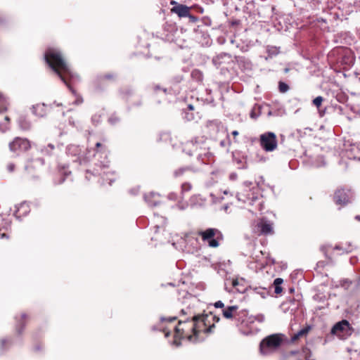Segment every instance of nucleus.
Here are the masks:
<instances>
[{
  "label": "nucleus",
  "instance_id": "f257e3e1",
  "mask_svg": "<svg viewBox=\"0 0 360 360\" xmlns=\"http://www.w3.org/2000/svg\"><path fill=\"white\" fill-rule=\"evenodd\" d=\"M44 59L49 67L75 96L74 103L81 104L83 102V98L73 89V85L79 81V77L72 71L69 64L63 57L60 50L56 48H48L44 53Z\"/></svg>",
  "mask_w": 360,
  "mask_h": 360
},
{
  "label": "nucleus",
  "instance_id": "f03ea898",
  "mask_svg": "<svg viewBox=\"0 0 360 360\" xmlns=\"http://www.w3.org/2000/svg\"><path fill=\"white\" fill-rule=\"evenodd\" d=\"M183 314H188L185 309H181ZM189 318L179 320L177 326L174 327L175 335L174 344L176 346L180 345V342L177 341L179 338H186L190 341L195 340L198 334L200 331L205 333H210L212 331V328L214 326L206 327L205 319L207 316L195 315L194 313L189 311Z\"/></svg>",
  "mask_w": 360,
  "mask_h": 360
},
{
  "label": "nucleus",
  "instance_id": "7ed1b4c3",
  "mask_svg": "<svg viewBox=\"0 0 360 360\" xmlns=\"http://www.w3.org/2000/svg\"><path fill=\"white\" fill-rule=\"evenodd\" d=\"M223 316L226 319L232 320L241 333L248 335L256 333L258 328L255 321L262 322L264 319L262 316H255L249 315L245 309H240L236 305L229 306L223 310Z\"/></svg>",
  "mask_w": 360,
  "mask_h": 360
},
{
  "label": "nucleus",
  "instance_id": "20e7f679",
  "mask_svg": "<svg viewBox=\"0 0 360 360\" xmlns=\"http://www.w3.org/2000/svg\"><path fill=\"white\" fill-rule=\"evenodd\" d=\"M236 197L238 201L252 206V209L250 211L253 213L262 212L264 208V201L260 188L251 182H245L240 191L238 192Z\"/></svg>",
  "mask_w": 360,
  "mask_h": 360
},
{
  "label": "nucleus",
  "instance_id": "39448f33",
  "mask_svg": "<svg viewBox=\"0 0 360 360\" xmlns=\"http://www.w3.org/2000/svg\"><path fill=\"white\" fill-rule=\"evenodd\" d=\"M108 150L106 146L102 143L97 142L96 143V153L94 154V157L100 156V158H103V160L101 161L99 164L96 163V167H98L102 171L101 172H98L97 169H94L96 171V173L98 175H101L103 179V184H108L111 185L116 179V174L114 172H110L107 169H108L109 161L108 160Z\"/></svg>",
  "mask_w": 360,
  "mask_h": 360
},
{
  "label": "nucleus",
  "instance_id": "423d86ee",
  "mask_svg": "<svg viewBox=\"0 0 360 360\" xmlns=\"http://www.w3.org/2000/svg\"><path fill=\"white\" fill-rule=\"evenodd\" d=\"M202 242L211 248H217L223 240L221 232L215 228H208L198 233Z\"/></svg>",
  "mask_w": 360,
  "mask_h": 360
},
{
  "label": "nucleus",
  "instance_id": "0eeeda50",
  "mask_svg": "<svg viewBox=\"0 0 360 360\" xmlns=\"http://www.w3.org/2000/svg\"><path fill=\"white\" fill-rule=\"evenodd\" d=\"M66 154L72 158V162H78L79 165L83 167V169L88 173L89 169V157L87 153L82 154V148L76 145H69L66 148Z\"/></svg>",
  "mask_w": 360,
  "mask_h": 360
},
{
  "label": "nucleus",
  "instance_id": "6e6552de",
  "mask_svg": "<svg viewBox=\"0 0 360 360\" xmlns=\"http://www.w3.org/2000/svg\"><path fill=\"white\" fill-rule=\"evenodd\" d=\"M207 141L208 139L205 136H195L183 143L182 150L190 156H195Z\"/></svg>",
  "mask_w": 360,
  "mask_h": 360
},
{
  "label": "nucleus",
  "instance_id": "1a4fd4ad",
  "mask_svg": "<svg viewBox=\"0 0 360 360\" xmlns=\"http://www.w3.org/2000/svg\"><path fill=\"white\" fill-rule=\"evenodd\" d=\"M282 342L281 335L279 334L271 335L262 340L259 345L260 352L263 354H269L276 349Z\"/></svg>",
  "mask_w": 360,
  "mask_h": 360
},
{
  "label": "nucleus",
  "instance_id": "9d476101",
  "mask_svg": "<svg viewBox=\"0 0 360 360\" xmlns=\"http://www.w3.org/2000/svg\"><path fill=\"white\" fill-rule=\"evenodd\" d=\"M210 141L208 140L204 146L195 155L197 164L198 167L202 165H208L214 161V153L210 150Z\"/></svg>",
  "mask_w": 360,
  "mask_h": 360
},
{
  "label": "nucleus",
  "instance_id": "9b49d317",
  "mask_svg": "<svg viewBox=\"0 0 360 360\" xmlns=\"http://www.w3.org/2000/svg\"><path fill=\"white\" fill-rule=\"evenodd\" d=\"M261 147L266 152H271L277 148V139L274 132H266L260 135Z\"/></svg>",
  "mask_w": 360,
  "mask_h": 360
},
{
  "label": "nucleus",
  "instance_id": "f8f14e48",
  "mask_svg": "<svg viewBox=\"0 0 360 360\" xmlns=\"http://www.w3.org/2000/svg\"><path fill=\"white\" fill-rule=\"evenodd\" d=\"M31 148V143L27 139L16 137L9 143L10 150L16 155L27 151Z\"/></svg>",
  "mask_w": 360,
  "mask_h": 360
},
{
  "label": "nucleus",
  "instance_id": "ddd939ff",
  "mask_svg": "<svg viewBox=\"0 0 360 360\" xmlns=\"http://www.w3.org/2000/svg\"><path fill=\"white\" fill-rule=\"evenodd\" d=\"M254 232L259 236L271 235L274 233L273 223L266 218H262L255 225Z\"/></svg>",
  "mask_w": 360,
  "mask_h": 360
},
{
  "label": "nucleus",
  "instance_id": "4468645a",
  "mask_svg": "<svg viewBox=\"0 0 360 360\" xmlns=\"http://www.w3.org/2000/svg\"><path fill=\"white\" fill-rule=\"evenodd\" d=\"M174 6L171 8V12L176 13L179 18H186L189 15L191 8L184 4H179L174 1H171Z\"/></svg>",
  "mask_w": 360,
  "mask_h": 360
},
{
  "label": "nucleus",
  "instance_id": "2eb2a0df",
  "mask_svg": "<svg viewBox=\"0 0 360 360\" xmlns=\"http://www.w3.org/2000/svg\"><path fill=\"white\" fill-rule=\"evenodd\" d=\"M235 61L234 57L227 53H220L212 58V63L215 66L224 64H229Z\"/></svg>",
  "mask_w": 360,
  "mask_h": 360
},
{
  "label": "nucleus",
  "instance_id": "dca6fc26",
  "mask_svg": "<svg viewBox=\"0 0 360 360\" xmlns=\"http://www.w3.org/2000/svg\"><path fill=\"white\" fill-rule=\"evenodd\" d=\"M333 200L337 205L344 206L349 202V197L343 188H338L335 191Z\"/></svg>",
  "mask_w": 360,
  "mask_h": 360
},
{
  "label": "nucleus",
  "instance_id": "f3484780",
  "mask_svg": "<svg viewBox=\"0 0 360 360\" xmlns=\"http://www.w3.org/2000/svg\"><path fill=\"white\" fill-rule=\"evenodd\" d=\"M53 105H56L58 107L62 106V103H56V102H54L49 106L46 105L44 103L37 104L32 106V112L34 115L42 117L47 114L48 108H52Z\"/></svg>",
  "mask_w": 360,
  "mask_h": 360
},
{
  "label": "nucleus",
  "instance_id": "a211bd4d",
  "mask_svg": "<svg viewBox=\"0 0 360 360\" xmlns=\"http://www.w3.org/2000/svg\"><path fill=\"white\" fill-rule=\"evenodd\" d=\"M350 329V324L347 320H342L336 323L331 329V333L333 335H341L343 333H346Z\"/></svg>",
  "mask_w": 360,
  "mask_h": 360
},
{
  "label": "nucleus",
  "instance_id": "6ab92c4d",
  "mask_svg": "<svg viewBox=\"0 0 360 360\" xmlns=\"http://www.w3.org/2000/svg\"><path fill=\"white\" fill-rule=\"evenodd\" d=\"M30 212V206L26 202L20 203L16 206L14 215L18 219H20L22 217L26 216Z\"/></svg>",
  "mask_w": 360,
  "mask_h": 360
},
{
  "label": "nucleus",
  "instance_id": "aec40b11",
  "mask_svg": "<svg viewBox=\"0 0 360 360\" xmlns=\"http://www.w3.org/2000/svg\"><path fill=\"white\" fill-rule=\"evenodd\" d=\"M144 200L150 207H156L160 202V195L154 192H150L144 195Z\"/></svg>",
  "mask_w": 360,
  "mask_h": 360
},
{
  "label": "nucleus",
  "instance_id": "412c9836",
  "mask_svg": "<svg viewBox=\"0 0 360 360\" xmlns=\"http://www.w3.org/2000/svg\"><path fill=\"white\" fill-rule=\"evenodd\" d=\"M235 61L239 68L244 70H250L252 68V62L245 56H234Z\"/></svg>",
  "mask_w": 360,
  "mask_h": 360
},
{
  "label": "nucleus",
  "instance_id": "4be33fe9",
  "mask_svg": "<svg viewBox=\"0 0 360 360\" xmlns=\"http://www.w3.org/2000/svg\"><path fill=\"white\" fill-rule=\"evenodd\" d=\"M200 170V167L195 165H191L186 167H180L176 169L174 172V175L175 177L180 176L184 174V173L186 171H192L193 172H197Z\"/></svg>",
  "mask_w": 360,
  "mask_h": 360
},
{
  "label": "nucleus",
  "instance_id": "5701e85b",
  "mask_svg": "<svg viewBox=\"0 0 360 360\" xmlns=\"http://www.w3.org/2000/svg\"><path fill=\"white\" fill-rule=\"evenodd\" d=\"M271 288H266L263 287H250V290H252L253 292L259 295L262 298H265L266 296L269 295L270 289Z\"/></svg>",
  "mask_w": 360,
  "mask_h": 360
},
{
  "label": "nucleus",
  "instance_id": "b1692460",
  "mask_svg": "<svg viewBox=\"0 0 360 360\" xmlns=\"http://www.w3.org/2000/svg\"><path fill=\"white\" fill-rule=\"evenodd\" d=\"M310 330H311V326H307L302 328L297 333H295L291 337V341L295 342V341L297 340L300 338L306 336Z\"/></svg>",
  "mask_w": 360,
  "mask_h": 360
},
{
  "label": "nucleus",
  "instance_id": "393cba45",
  "mask_svg": "<svg viewBox=\"0 0 360 360\" xmlns=\"http://www.w3.org/2000/svg\"><path fill=\"white\" fill-rule=\"evenodd\" d=\"M18 124L20 129L22 130H28L31 128V122L23 116H21L18 119Z\"/></svg>",
  "mask_w": 360,
  "mask_h": 360
},
{
  "label": "nucleus",
  "instance_id": "a878e982",
  "mask_svg": "<svg viewBox=\"0 0 360 360\" xmlns=\"http://www.w3.org/2000/svg\"><path fill=\"white\" fill-rule=\"evenodd\" d=\"M261 110L262 107L258 104H255L250 112V117L254 120L257 119L261 115Z\"/></svg>",
  "mask_w": 360,
  "mask_h": 360
},
{
  "label": "nucleus",
  "instance_id": "bb28decb",
  "mask_svg": "<svg viewBox=\"0 0 360 360\" xmlns=\"http://www.w3.org/2000/svg\"><path fill=\"white\" fill-rule=\"evenodd\" d=\"M164 31L173 35L177 31V27L175 23L167 22L163 27Z\"/></svg>",
  "mask_w": 360,
  "mask_h": 360
},
{
  "label": "nucleus",
  "instance_id": "cd10ccee",
  "mask_svg": "<svg viewBox=\"0 0 360 360\" xmlns=\"http://www.w3.org/2000/svg\"><path fill=\"white\" fill-rule=\"evenodd\" d=\"M283 283V279L281 278H277L274 281L273 286L274 287V292L276 294H280L283 288L281 287V285Z\"/></svg>",
  "mask_w": 360,
  "mask_h": 360
},
{
  "label": "nucleus",
  "instance_id": "c85d7f7f",
  "mask_svg": "<svg viewBox=\"0 0 360 360\" xmlns=\"http://www.w3.org/2000/svg\"><path fill=\"white\" fill-rule=\"evenodd\" d=\"M132 94L133 91L130 88H124L120 90V95L121 98L125 101H128Z\"/></svg>",
  "mask_w": 360,
  "mask_h": 360
},
{
  "label": "nucleus",
  "instance_id": "c756f323",
  "mask_svg": "<svg viewBox=\"0 0 360 360\" xmlns=\"http://www.w3.org/2000/svg\"><path fill=\"white\" fill-rule=\"evenodd\" d=\"M151 89L155 94L163 93L165 95H167L169 93V90L167 88L162 87L159 84H153L151 86Z\"/></svg>",
  "mask_w": 360,
  "mask_h": 360
},
{
  "label": "nucleus",
  "instance_id": "7c9ffc66",
  "mask_svg": "<svg viewBox=\"0 0 360 360\" xmlns=\"http://www.w3.org/2000/svg\"><path fill=\"white\" fill-rule=\"evenodd\" d=\"M26 317H27L26 314L23 313V314H21V319H22V321H18V323L16 324V330H17L18 334H21L22 330H23V329H24V328H25V323L24 319H25Z\"/></svg>",
  "mask_w": 360,
  "mask_h": 360
},
{
  "label": "nucleus",
  "instance_id": "2f4dec72",
  "mask_svg": "<svg viewBox=\"0 0 360 360\" xmlns=\"http://www.w3.org/2000/svg\"><path fill=\"white\" fill-rule=\"evenodd\" d=\"M194 110V106L192 104H188L187 105L186 109L184 110V118L187 121H191L194 119V115L192 112L189 113L187 112V110L193 111Z\"/></svg>",
  "mask_w": 360,
  "mask_h": 360
},
{
  "label": "nucleus",
  "instance_id": "473e14b6",
  "mask_svg": "<svg viewBox=\"0 0 360 360\" xmlns=\"http://www.w3.org/2000/svg\"><path fill=\"white\" fill-rule=\"evenodd\" d=\"M8 104L7 98L0 94V112L7 110Z\"/></svg>",
  "mask_w": 360,
  "mask_h": 360
},
{
  "label": "nucleus",
  "instance_id": "72a5a7b5",
  "mask_svg": "<svg viewBox=\"0 0 360 360\" xmlns=\"http://www.w3.org/2000/svg\"><path fill=\"white\" fill-rule=\"evenodd\" d=\"M191 76L193 79L197 82H202L203 79V75L199 70L195 69L191 72Z\"/></svg>",
  "mask_w": 360,
  "mask_h": 360
},
{
  "label": "nucleus",
  "instance_id": "f704fd0d",
  "mask_svg": "<svg viewBox=\"0 0 360 360\" xmlns=\"http://www.w3.org/2000/svg\"><path fill=\"white\" fill-rule=\"evenodd\" d=\"M341 63L348 65L353 63V57L350 52H347V53L342 57Z\"/></svg>",
  "mask_w": 360,
  "mask_h": 360
},
{
  "label": "nucleus",
  "instance_id": "c9c22d12",
  "mask_svg": "<svg viewBox=\"0 0 360 360\" xmlns=\"http://www.w3.org/2000/svg\"><path fill=\"white\" fill-rule=\"evenodd\" d=\"M266 51L270 56H275L279 53V48L274 46H268L266 48Z\"/></svg>",
  "mask_w": 360,
  "mask_h": 360
},
{
  "label": "nucleus",
  "instance_id": "e433bc0d",
  "mask_svg": "<svg viewBox=\"0 0 360 360\" xmlns=\"http://www.w3.org/2000/svg\"><path fill=\"white\" fill-rule=\"evenodd\" d=\"M120 118L116 114L111 115L108 118V122L112 125H115L116 124L120 122Z\"/></svg>",
  "mask_w": 360,
  "mask_h": 360
},
{
  "label": "nucleus",
  "instance_id": "4c0bfd02",
  "mask_svg": "<svg viewBox=\"0 0 360 360\" xmlns=\"http://www.w3.org/2000/svg\"><path fill=\"white\" fill-rule=\"evenodd\" d=\"M278 89L281 93H285L289 90V86L283 82H279Z\"/></svg>",
  "mask_w": 360,
  "mask_h": 360
},
{
  "label": "nucleus",
  "instance_id": "58836bf2",
  "mask_svg": "<svg viewBox=\"0 0 360 360\" xmlns=\"http://www.w3.org/2000/svg\"><path fill=\"white\" fill-rule=\"evenodd\" d=\"M231 144V142L230 137L229 135H227L226 139L221 140L219 143L220 146L226 147L227 150H229Z\"/></svg>",
  "mask_w": 360,
  "mask_h": 360
},
{
  "label": "nucleus",
  "instance_id": "ea45409f",
  "mask_svg": "<svg viewBox=\"0 0 360 360\" xmlns=\"http://www.w3.org/2000/svg\"><path fill=\"white\" fill-rule=\"evenodd\" d=\"M302 352L304 354L305 360H314L311 358L312 354L311 350L307 347H304L302 349Z\"/></svg>",
  "mask_w": 360,
  "mask_h": 360
},
{
  "label": "nucleus",
  "instance_id": "a19ab883",
  "mask_svg": "<svg viewBox=\"0 0 360 360\" xmlns=\"http://www.w3.org/2000/svg\"><path fill=\"white\" fill-rule=\"evenodd\" d=\"M323 101V98L321 96H317L316 97L314 100H313V104L317 108H319V107L321 106L322 102Z\"/></svg>",
  "mask_w": 360,
  "mask_h": 360
},
{
  "label": "nucleus",
  "instance_id": "79ce46f5",
  "mask_svg": "<svg viewBox=\"0 0 360 360\" xmlns=\"http://www.w3.org/2000/svg\"><path fill=\"white\" fill-rule=\"evenodd\" d=\"M191 188H192V186L190 183L186 182L181 185V192L182 193L188 192L191 190Z\"/></svg>",
  "mask_w": 360,
  "mask_h": 360
},
{
  "label": "nucleus",
  "instance_id": "37998d69",
  "mask_svg": "<svg viewBox=\"0 0 360 360\" xmlns=\"http://www.w3.org/2000/svg\"><path fill=\"white\" fill-rule=\"evenodd\" d=\"M233 286L236 288V290L240 293H243L245 292V288H238V286H239V281L238 280H233L232 282Z\"/></svg>",
  "mask_w": 360,
  "mask_h": 360
},
{
  "label": "nucleus",
  "instance_id": "c03bdc74",
  "mask_svg": "<svg viewBox=\"0 0 360 360\" xmlns=\"http://www.w3.org/2000/svg\"><path fill=\"white\" fill-rule=\"evenodd\" d=\"M7 344L11 345V340L9 339H2L1 340V349L4 350Z\"/></svg>",
  "mask_w": 360,
  "mask_h": 360
},
{
  "label": "nucleus",
  "instance_id": "a18cd8bd",
  "mask_svg": "<svg viewBox=\"0 0 360 360\" xmlns=\"http://www.w3.org/2000/svg\"><path fill=\"white\" fill-rule=\"evenodd\" d=\"M313 299L318 302H323L326 297L325 296H321V294H316L313 296Z\"/></svg>",
  "mask_w": 360,
  "mask_h": 360
},
{
  "label": "nucleus",
  "instance_id": "49530a36",
  "mask_svg": "<svg viewBox=\"0 0 360 360\" xmlns=\"http://www.w3.org/2000/svg\"><path fill=\"white\" fill-rule=\"evenodd\" d=\"M187 17L189 19V22H191L192 23H195L196 22L198 21V18L195 15H191L190 13H189V15H187Z\"/></svg>",
  "mask_w": 360,
  "mask_h": 360
},
{
  "label": "nucleus",
  "instance_id": "de8ad7c7",
  "mask_svg": "<svg viewBox=\"0 0 360 360\" xmlns=\"http://www.w3.org/2000/svg\"><path fill=\"white\" fill-rule=\"evenodd\" d=\"M214 306L216 308H223L222 311L225 309L224 308V304L221 300H219V301L216 302L214 304Z\"/></svg>",
  "mask_w": 360,
  "mask_h": 360
},
{
  "label": "nucleus",
  "instance_id": "09e8293b",
  "mask_svg": "<svg viewBox=\"0 0 360 360\" xmlns=\"http://www.w3.org/2000/svg\"><path fill=\"white\" fill-rule=\"evenodd\" d=\"M7 169L9 172H13L15 169V165L13 163H9L7 165Z\"/></svg>",
  "mask_w": 360,
  "mask_h": 360
},
{
  "label": "nucleus",
  "instance_id": "8fccbe9b",
  "mask_svg": "<svg viewBox=\"0 0 360 360\" xmlns=\"http://www.w3.org/2000/svg\"><path fill=\"white\" fill-rule=\"evenodd\" d=\"M279 113L277 111H273L271 110H269L267 112V115L269 117V116H277L278 115Z\"/></svg>",
  "mask_w": 360,
  "mask_h": 360
},
{
  "label": "nucleus",
  "instance_id": "3c124183",
  "mask_svg": "<svg viewBox=\"0 0 360 360\" xmlns=\"http://www.w3.org/2000/svg\"><path fill=\"white\" fill-rule=\"evenodd\" d=\"M53 149H54V146L50 143V144H49V145L47 146V147L45 148V150H44V151H45L46 153H49V151H51V150H53Z\"/></svg>",
  "mask_w": 360,
  "mask_h": 360
},
{
  "label": "nucleus",
  "instance_id": "603ef678",
  "mask_svg": "<svg viewBox=\"0 0 360 360\" xmlns=\"http://www.w3.org/2000/svg\"><path fill=\"white\" fill-rule=\"evenodd\" d=\"M238 178V175L236 173L233 172L229 174V179L231 181H235Z\"/></svg>",
  "mask_w": 360,
  "mask_h": 360
},
{
  "label": "nucleus",
  "instance_id": "864d4df0",
  "mask_svg": "<svg viewBox=\"0 0 360 360\" xmlns=\"http://www.w3.org/2000/svg\"><path fill=\"white\" fill-rule=\"evenodd\" d=\"M65 179V176H61V177L60 178V180H59L58 181H55V184H62V183H63V182H64Z\"/></svg>",
  "mask_w": 360,
  "mask_h": 360
},
{
  "label": "nucleus",
  "instance_id": "5fc2aeb1",
  "mask_svg": "<svg viewBox=\"0 0 360 360\" xmlns=\"http://www.w3.org/2000/svg\"><path fill=\"white\" fill-rule=\"evenodd\" d=\"M8 129V127L7 125H6V126H2L1 124H0V130H1V131H3V132H4V131H6Z\"/></svg>",
  "mask_w": 360,
  "mask_h": 360
},
{
  "label": "nucleus",
  "instance_id": "6e6d98bb",
  "mask_svg": "<svg viewBox=\"0 0 360 360\" xmlns=\"http://www.w3.org/2000/svg\"><path fill=\"white\" fill-rule=\"evenodd\" d=\"M112 77H113V76L112 75H105L104 76L105 79H112Z\"/></svg>",
  "mask_w": 360,
  "mask_h": 360
},
{
  "label": "nucleus",
  "instance_id": "4d7b16f0",
  "mask_svg": "<svg viewBox=\"0 0 360 360\" xmlns=\"http://www.w3.org/2000/svg\"><path fill=\"white\" fill-rule=\"evenodd\" d=\"M231 134H232V135H233V136H238V131H236V130H234V131H233L231 132Z\"/></svg>",
  "mask_w": 360,
  "mask_h": 360
},
{
  "label": "nucleus",
  "instance_id": "13d9d810",
  "mask_svg": "<svg viewBox=\"0 0 360 360\" xmlns=\"http://www.w3.org/2000/svg\"><path fill=\"white\" fill-rule=\"evenodd\" d=\"M319 114H320L321 117L323 116L325 114V110L322 111V110H319Z\"/></svg>",
  "mask_w": 360,
  "mask_h": 360
},
{
  "label": "nucleus",
  "instance_id": "bf43d9fd",
  "mask_svg": "<svg viewBox=\"0 0 360 360\" xmlns=\"http://www.w3.org/2000/svg\"><path fill=\"white\" fill-rule=\"evenodd\" d=\"M176 319V316L170 317V318H169V319H168V321H169V322H171V321H172L173 320H175Z\"/></svg>",
  "mask_w": 360,
  "mask_h": 360
},
{
  "label": "nucleus",
  "instance_id": "052dcab7",
  "mask_svg": "<svg viewBox=\"0 0 360 360\" xmlns=\"http://www.w3.org/2000/svg\"><path fill=\"white\" fill-rule=\"evenodd\" d=\"M355 219H356V220H358V221H360V215H356V216L355 217Z\"/></svg>",
  "mask_w": 360,
  "mask_h": 360
},
{
  "label": "nucleus",
  "instance_id": "680f3d73",
  "mask_svg": "<svg viewBox=\"0 0 360 360\" xmlns=\"http://www.w3.org/2000/svg\"><path fill=\"white\" fill-rule=\"evenodd\" d=\"M5 120L8 122L10 121V119L8 116L5 117Z\"/></svg>",
  "mask_w": 360,
  "mask_h": 360
},
{
  "label": "nucleus",
  "instance_id": "e2e57ef3",
  "mask_svg": "<svg viewBox=\"0 0 360 360\" xmlns=\"http://www.w3.org/2000/svg\"><path fill=\"white\" fill-rule=\"evenodd\" d=\"M289 292L290 293L293 292H294V288H289Z\"/></svg>",
  "mask_w": 360,
  "mask_h": 360
},
{
  "label": "nucleus",
  "instance_id": "0e129e2a",
  "mask_svg": "<svg viewBox=\"0 0 360 360\" xmlns=\"http://www.w3.org/2000/svg\"><path fill=\"white\" fill-rule=\"evenodd\" d=\"M291 354H297V352H291Z\"/></svg>",
  "mask_w": 360,
  "mask_h": 360
},
{
  "label": "nucleus",
  "instance_id": "69168bd1",
  "mask_svg": "<svg viewBox=\"0 0 360 360\" xmlns=\"http://www.w3.org/2000/svg\"><path fill=\"white\" fill-rule=\"evenodd\" d=\"M212 102H214V99H213V98H211V99H210V103H212Z\"/></svg>",
  "mask_w": 360,
  "mask_h": 360
},
{
  "label": "nucleus",
  "instance_id": "338daca9",
  "mask_svg": "<svg viewBox=\"0 0 360 360\" xmlns=\"http://www.w3.org/2000/svg\"><path fill=\"white\" fill-rule=\"evenodd\" d=\"M165 336H167V337L169 336V333L168 332L165 333Z\"/></svg>",
  "mask_w": 360,
  "mask_h": 360
},
{
  "label": "nucleus",
  "instance_id": "774afa93",
  "mask_svg": "<svg viewBox=\"0 0 360 360\" xmlns=\"http://www.w3.org/2000/svg\"><path fill=\"white\" fill-rule=\"evenodd\" d=\"M297 360H302V359H297Z\"/></svg>",
  "mask_w": 360,
  "mask_h": 360
}]
</instances>
